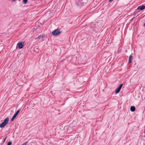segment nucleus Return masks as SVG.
I'll use <instances>...</instances> for the list:
<instances>
[{
	"mask_svg": "<svg viewBox=\"0 0 145 145\" xmlns=\"http://www.w3.org/2000/svg\"><path fill=\"white\" fill-rule=\"evenodd\" d=\"M61 33L59 29H57L55 30L52 32V34L53 36H56L59 35Z\"/></svg>",
	"mask_w": 145,
	"mask_h": 145,
	"instance_id": "1",
	"label": "nucleus"
},
{
	"mask_svg": "<svg viewBox=\"0 0 145 145\" xmlns=\"http://www.w3.org/2000/svg\"><path fill=\"white\" fill-rule=\"evenodd\" d=\"M123 85V84H121L116 89L115 91V93H118L120 92Z\"/></svg>",
	"mask_w": 145,
	"mask_h": 145,
	"instance_id": "2",
	"label": "nucleus"
},
{
	"mask_svg": "<svg viewBox=\"0 0 145 145\" xmlns=\"http://www.w3.org/2000/svg\"><path fill=\"white\" fill-rule=\"evenodd\" d=\"M20 110H18L17 112L15 113L14 114L12 118L11 121H13L14 119L16 117V116H17L18 114V113L20 112Z\"/></svg>",
	"mask_w": 145,
	"mask_h": 145,
	"instance_id": "3",
	"label": "nucleus"
},
{
	"mask_svg": "<svg viewBox=\"0 0 145 145\" xmlns=\"http://www.w3.org/2000/svg\"><path fill=\"white\" fill-rule=\"evenodd\" d=\"M17 45L18 46L19 49H21L24 47V43L22 42H20L18 43Z\"/></svg>",
	"mask_w": 145,
	"mask_h": 145,
	"instance_id": "4",
	"label": "nucleus"
},
{
	"mask_svg": "<svg viewBox=\"0 0 145 145\" xmlns=\"http://www.w3.org/2000/svg\"><path fill=\"white\" fill-rule=\"evenodd\" d=\"M145 8V6L144 5L140 6L138 7L137 9L142 10Z\"/></svg>",
	"mask_w": 145,
	"mask_h": 145,
	"instance_id": "5",
	"label": "nucleus"
},
{
	"mask_svg": "<svg viewBox=\"0 0 145 145\" xmlns=\"http://www.w3.org/2000/svg\"><path fill=\"white\" fill-rule=\"evenodd\" d=\"M9 120V118H8V117H7V118L5 119L4 120L3 122L7 125V123L8 122Z\"/></svg>",
	"mask_w": 145,
	"mask_h": 145,
	"instance_id": "6",
	"label": "nucleus"
},
{
	"mask_svg": "<svg viewBox=\"0 0 145 145\" xmlns=\"http://www.w3.org/2000/svg\"><path fill=\"white\" fill-rule=\"evenodd\" d=\"M133 59V56L131 55H130L129 56V62H128L129 63H131V62L132 61Z\"/></svg>",
	"mask_w": 145,
	"mask_h": 145,
	"instance_id": "7",
	"label": "nucleus"
},
{
	"mask_svg": "<svg viewBox=\"0 0 145 145\" xmlns=\"http://www.w3.org/2000/svg\"><path fill=\"white\" fill-rule=\"evenodd\" d=\"M6 124L4 123L3 122L0 124V127L1 128H3L4 127Z\"/></svg>",
	"mask_w": 145,
	"mask_h": 145,
	"instance_id": "8",
	"label": "nucleus"
},
{
	"mask_svg": "<svg viewBox=\"0 0 145 145\" xmlns=\"http://www.w3.org/2000/svg\"><path fill=\"white\" fill-rule=\"evenodd\" d=\"M130 110L132 112H134L135 111V108L134 106H132L131 107Z\"/></svg>",
	"mask_w": 145,
	"mask_h": 145,
	"instance_id": "9",
	"label": "nucleus"
},
{
	"mask_svg": "<svg viewBox=\"0 0 145 145\" xmlns=\"http://www.w3.org/2000/svg\"><path fill=\"white\" fill-rule=\"evenodd\" d=\"M43 37V36H42L41 35H39L37 37V38L38 39H41V38H42Z\"/></svg>",
	"mask_w": 145,
	"mask_h": 145,
	"instance_id": "10",
	"label": "nucleus"
},
{
	"mask_svg": "<svg viewBox=\"0 0 145 145\" xmlns=\"http://www.w3.org/2000/svg\"><path fill=\"white\" fill-rule=\"evenodd\" d=\"M27 0H23V2L24 4H25L27 3Z\"/></svg>",
	"mask_w": 145,
	"mask_h": 145,
	"instance_id": "11",
	"label": "nucleus"
},
{
	"mask_svg": "<svg viewBox=\"0 0 145 145\" xmlns=\"http://www.w3.org/2000/svg\"><path fill=\"white\" fill-rule=\"evenodd\" d=\"M12 142H8L7 145H11Z\"/></svg>",
	"mask_w": 145,
	"mask_h": 145,
	"instance_id": "12",
	"label": "nucleus"
},
{
	"mask_svg": "<svg viewBox=\"0 0 145 145\" xmlns=\"http://www.w3.org/2000/svg\"><path fill=\"white\" fill-rule=\"evenodd\" d=\"M28 143L27 142H25L23 143L22 145H26L27 143Z\"/></svg>",
	"mask_w": 145,
	"mask_h": 145,
	"instance_id": "13",
	"label": "nucleus"
},
{
	"mask_svg": "<svg viewBox=\"0 0 145 145\" xmlns=\"http://www.w3.org/2000/svg\"><path fill=\"white\" fill-rule=\"evenodd\" d=\"M6 138H7V137H6L4 139V141H3V142H4L5 141V140H6Z\"/></svg>",
	"mask_w": 145,
	"mask_h": 145,
	"instance_id": "14",
	"label": "nucleus"
},
{
	"mask_svg": "<svg viewBox=\"0 0 145 145\" xmlns=\"http://www.w3.org/2000/svg\"><path fill=\"white\" fill-rule=\"evenodd\" d=\"M113 0H109V1L110 2H111V1H112Z\"/></svg>",
	"mask_w": 145,
	"mask_h": 145,
	"instance_id": "15",
	"label": "nucleus"
},
{
	"mask_svg": "<svg viewBox=\"0 0 145 145\" xmlns=\"http://www.w3.org/2000/svg\"><path fill=\"white\" fill-rule=\"evenodd\" d=\"M144 26L145 27V23L144 24Z\"/></svg>",
	"mask_w": 145,
	"mask_h": 145,
	"instance_id": "16",
	"label": "nucleus"
},
{
	"mask_svg": "<svg viewBox=\"0 0 145 145\" xmlns=\"http://www.w3.org/2000/svg\"><path fill=\"white\" fill-rule=\"evenodd\" d=\"M12 0L14 1H16V0Z\"/></svg>",
	"mask_w": 145,
	"mask_h": 145,
	"instance_id": "17",
	"label": "nucleus"
}]
</instances>
